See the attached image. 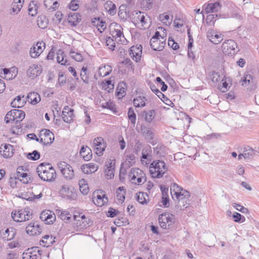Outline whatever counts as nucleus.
<instances>
[{
	"label": "nucleus",
	"instance_id": "obj_41",
	"mask_svg": "<svg viewBox=\"0 0 259 259\" xmlns=\"http://www.w3.org/2000/svg\"><path fill=\"white\" fill-rule=\"evenodd\" d=\"M79 190L83 195H87L89 192V188L87 181L84 179H81L79 181Z\"/></svg>",
	"mask_w": 259,
	"mask_h": 259
},
{
	"label": "nucleus",
	"instance_id": "obj_63",
	"mask_svg": "<svg viewBox=\"0 0 259 259\" xmlns=\"http://www.w3.org/2000/svg\"><path fill=\"white\" fill-rule=\"evenodd\" d=\"M102 84L104 89L105 90H108V92H109L110 90L113 89L114 87V85L112 83L111 80H106L105 82L103 81Z\"/></svg>",
	"mask_w": 259,
	"mask_h": 259
},
{
	"label": "nucleus",
	"instance_id": "obj_11",
	"mask_svg": "<svg viewBox=\"0 0 259 259\" xmlns=\"http://www.w3.org/2000/svg\"><path fill=\"white\" fill-rule=\"evenodd\" d=\"M58 167L65 178L71 180L74 176V171L72 166L65 161H60L58 164Z\"/></svg>",
	"mask_w": 259,
	"mask_h": 259
},
{
	"label": "nucleus",
	"instance_id": "obj_10",
	"mask_svg": "<svg viewBox=\"0 0 259 259\" xmlns=\"http://www.w3.org/2000/svg\"><path fill=\"white\" fill-rule=\"evenodd\" d=\"M158 221L162 228L164 229H169L175 223V217L173 214L165 212L159 216Z\"/></svg>",
	"mask_w": 259,
	"mask_h": 259
},
{
	"label": "nucleus",
	"instance_id": "obj_57",
	"mask_svg": "<svg viewBox=\"0 0 259 259\" xmlns=\"http://www.w3.org/2000/svg\"><path fill=\"white\" fill-rule=\"evenodd\" d=\"M70 56L72 58L77 62H81L83 61V57L80 53L75 52L74 51H70Z\"/></svg>",
	"mask_w": 259,
	"mask_h": 259
},
{
	"label": "nucleus",
	"instance_id": "obj_48",
	"mask_svg": "<svg viewBox=\"0 0 259 259\" xmlns=\"http://www.w3.org/2000/svg\"><path fill=\"white\" fill-rule=\"evenodd\" d=\"M80 76L83 82L85 83H88L89 81V73H88L87 68L86 67H83L81 70Z\"/></svg>",
	"mask_w": 259,
	"mask_h": 259
},
{
	"label": "nucleus",
	"instance_id": "obj_51",
	"mask_svg": "<svg viewBox=\"0 0 259 259\" xmlns=\"http://www.w3.org/2000/svg\"><path fill=\"white\" fill-rule=\"evenodd\" d=\"M243 153L245 159L251 158L255 153L254 150L250 147L245 148Z\"/></svg>",
	"mask_w": 259,
	"mask_h": 259
},
{
	"label": "nucleus",
	"instance_id": "obj_60",
	"mask_svg": "<svg viewBox=\"0 0 259 259\" xmlns=\"http://www.w3.org/2000/svg\"><path fill=\"white\" fill-rule=\"evenodd\" d=\"M49 210L45 209L41 211L40 214V219L45 222L46 224H49L48 220L49 219Z\"/></svg>",
	"mask_w": 259,
	"mask_h": 259
},
{
	"label": "nucleus",
	"instance_id": "obj_40",
	"mask_svg": "<svg viewBox=\"0 0 259 259\" xmlns=\"http://www.w3.org/2000/svg\"><path fill=\"white\" fill-rule=\"evenodd\" d=\"M42 194L41 193H40L38 195L33 194L32 196H29L26 193L18 192V196L27 200H32L35 199H39L42 197Z\"/></svg>",
	"mask_w": 259,
	"mask_h": 259
},
{
	"label": "nucleus",
	"instance_id": "obj_35",
	"mask_svg": "<svg viewBox=\"0 0 259 259\" xmlns=\"http://www.w3.org/2000/svg\"><path fill=\"white\" fill-rule=\"evenodd\" d=\"M80 154L85 160H89L92 158L91 150L88 146L82 147L80 151Z\"/></svg>",
	"mask_w": 259,
	"mask_h": 259
},
{
	"label": "nucleus",
	"instance_id": "obj_19",
	"mask_svg": "<svg viewBox=\"0 0 259 259\" xmlns=\"http://www.w3.org/2000/svg\"><path fill=\"white\" fill-rule=\"evenodd\" d=\"M18 70L16 68H4L0 71V76L7 80L12 79L17 76Z\"/></svg>",
	"mask_w": 259,
	"mask_h": 259
},
{
	"label": "nucleus",
	"instance_id": "obj_43",
	"mask_svg": "<svg viewBox=\"0 0 259 259\" xmlns=\"http://www.w3.org/2000/svg\"><path fill=\"white\" fill-rule=\"evenodd\" d=\"M38 7L36 5V2L32 1L30 2L28 6V13L31 16H35L37 13Z\"/></svg>",
	"mask_w": 259,
	"mask_h": 259
},
{
	"label": "nucleus",
	"instance_id": "obj_44",
	"mask_svg": "<svg viewBox=\"0 0 259 259\" xmlns=\"http://www.w3.org/2000/svg\"><path fill=\"white\" fill-rule=\"evenodd\" d=\"M66 57L64 53L62 50H60L57 53V61L58 63L61 64L62 65H66L67 61L65 58Z\"/></svg>",
	"mask_w": 259,
	"mask_h": 259
},
{
	"label": "nucleus",
	"instance_id": "obj_12",
	"mask_svg": "<svg viewBox=\"0 0 259 259\" xmlns=\"http://www.w3.org/2000/svg\"><path fill=\"white\" fill-rule=\"evenodd\" d=\"M60 194L64 198L69 200H74L77 195L74 188L67 185H63L59 190Z\"/></svg>",
	"mask_w": 259,
	"mask_h": 259
},
{
	"label": "nucleus",
	"instance_id": "obj_49",
	"mask_svg": "<svg viewBox=\"0 0 259 259\" xmlns=\"http://www.w3.org/2000/svg\"><path fill=\"white\" fill-rule=\"evenodd\" d=\"M148 198V195L146 193L139 192V194H137V200L139 203L141 204H144L146 203Z\"/></svg>",
	"mask_w": 259,
	"mask_h": 259
},
{
	"label": "nucleus",
	"instance_id": "obj_27",
	"mask_svg": "<svg viewBox=\"0 0 259 259\" xmlns=\"http://www.w3.org/2000/svg\"><path fill=\"white\" fill-rule=\"evenodd\" d=\"M156 116V111L154 110L144 111L141 113V116L147 123L152 122Z\"/></svg>",
	"mask_w": 259,
	"mask_h": 259
},
{
	"label": "nucleus",
	"instance_id": "obj_50",
	"mask_svg": "<svg viewBox=\"0 0 259 259\" xmlns=\"http://www.w3.org/2000/svg\"><path fill=\"white\" fill-rule=\"evenodd\" d=\"M218 18V15L217 14H209L206 17V23L208 25H213Z\"/></svg>",
	"mask_w": 259,
	"mask_h": 259
},
{
	"label": "nucleus",
	"instance_id": "obj_23",
	"mask_svg": "<svg viewBox=\"0 0 259 259\" xmlns=\"http://www.w3.org/2000/svg\"><path fill=\"white\" fill-rule=\"evenodd\" d=\"M41 72V70L38 65L35 64H32L29 66L28 69L26 71L27 76L32 79L35 78Z\"/></svg>",
	"mask_w": 259,
	"mask_h": 259
},
{
	"label": "nucleus",
	"instance_id": "obj_64",
	"mask_svg": "<svg viewBox=\"0 0 259 259\" xmlns=\"http://www.w3.org/2000/svg\"><path fill=\"white\" fill-rule=\"evenodd\" d=\"M114 169L112 168H106L105 170V174L107 179H111L113 178L114 176Z\"/></svg>",
	"mask_w": 259,
	"mask_h": 259
},
{
	"label": "nucleus",
	"instance_id": "obj_17",
	"mask_svg": "<svg viewBox=\"0 0 259 259\" xmlns=\"http://www.w3.org/2000/svg\"><path fill=\"white\" fill-rule=\"evenodd\" d=\"M142 54V46H133L129 50V55L130 57L136 62H139L141 58Z\"/></svg>",
	"mask_w": 259,
	"mask_h": 259
},
{
	"label": "nucleus",
	"instance_id": "obj_58",
	"mask_svg": "<svg viewBox=\"0 0 259 259\" xmlns=\"http://www.w3.org/2000/svg\"><path fill=\"white\" fill-rule=\"evenodd\" d=\"M60 218L64 221H69L72 217V214L68 211H63L59 214Z\"/></svg>",
	"mask_w": 259,
	"mask_h": 259
},
{
	"label": "nucleus",
	"instance_id": "obj_8",
	"mask_svg": "<svg viewBox=\"0 0 259 259\" xmlns=\"http://www.w3.org/2000/svg\"><path fill=\"white\" fill-rule=\"evenodd\" d=\"M25 113L18 109H13L7 113L5 120L7 123L13 121L16 123L22 121L25 117Z\"/></svg>",
	"mask_w": 259,
	"mask_h": 259
},
{
	"label": "nucleus",
	"instance_id": "obj_42",
	"mask_svg": "<svg viewBox=\"0 0 259 259\" xmlns=\"http://www.w3.org/2000/svg\"><path fill=\"white\" fill-rule=\"evenodd\" d=\"M49 24L48 19L44 16H39L37 19V25L41 29L46 28Z\"/></svg>",
	"mask_w": 259,
	"mask_h": 259
},
{
	"label": "nucleus",
	"instance_id": "obj_54",
	"mask_svg": "<svg viewBox=\"0 0 259 259\" xmlns=\"http://www.w3.org/2000/svg\"><path fill=\"white\" fill-rule=\"evenodd\" d=\"M135 162V156L133 154H129L126 156L125 164L128 167L132 166Z\"/></svg>",
	"mask_w": 259,
	"mask_h": 259
},
{
	"label": "nucleus",
	"instance_id": "obj_38",
	"mask_svg": "<svg viewBox=\"0 0 259 259\" xmlns=\"http://www.w3.org/2000/svg\"><path fill=\"white\" fill-rule=\"evenodd\" d=\"M112 71V68L108 65L101 66L99 68V74L101 76H106L108 75Z\"/></svg>",
	"mask_w": 259,
	"mask_h": 259
},
{
	"label": "nucleus",
	"instance_id": "obj_59",
	"mask_svg": "<svg viewBox=\"0 0 259 259\" xmlns=\"http://www.w3.org/2000/svg\"><path fill=\"white\" fill-rule=\"evenodd\" d=\"M26 169H24L23 166H19L17 168V175L18 178L26 177L28 173L25 171Z\"/></svg>",
	"mask_w": 259,
	"mask_h": 259
},
{
	"label": "nucleus",
	"instance_id": "obj_21",
	"mask_svg": "<svg viewBox=\"0 0 259 259\" xmlns=\"http://www.w3.org/2000/svg\"><path fill=\"white\" fill-rule=\"evenodd\" d=\"M41 229L37 223H30L26 228V232L30 236L39 234Z\"/></svg>",
	"mask_w": 259,
	"mask_h": 259
},
{
	"label": "nucleus",
	"instance_id": "obj_47",
	"mask_svg": "<svg viewBox=\"0 0 259 259\" xmlns=\"http://www.w3.org/2000/svg\"><path fill=\"white\" fill-rule=\"evenodd\" d=\"M145 97L140 96L134 99L133 104L136 107H142L145 106Z\"/></svg>",
	"mask_w": 259,
	"mask_h": 259
},
{
	"label": "nucleus",
	"instance_id": "obj_29",
	"mask_svg": "<svg viewBox=\"0 0 259 259\" xmlns=\"http://www.w3.org/2000/svg\"><path fill=\"white\" fill-rule=\"evenodd\" d=\"M221 9V5L219 2L209 3L207 4L205 11L206 13H214L219 11Z\"/></svg>",
	"mask_w": 259,
	"mask_h": 259
},
{
	"label": "nucleus",
	"instance_id": "obj_9",
	"mask_svg": "<svg viewBox=\"0 0 259 259\" xmlns=\"http://www.w3.org/2000/svg\"><path fill=\"white\" fill-rule=\"evenodd\" d=\"M190 194L188 191H183V194L178 196L176 198L177 201L175 206L177 211L185 210L190 205L189 198Z\"/></svg>",
	"mask_w": 259,
	"mask_h": 259
},
{
	"label": "nucleus",
	"instance_id": "obj_53",
	"mask_svg": "<svg viewBox=\"0 0 259 259\" xmlns=\"http://www.w3.org/2000/svg\"><path fill=\"white\" fill-rule=\"evenodd\" d=\"M80 0H71L68 4V7L70 10L75 11L78 10L79 7Z\"/></svg>",
	"mask_w": 259,
	"mask_h": 259
},
{
	"label": "nucleus",
	"instance_id": "obj_26",
	"mask_svg": "<svg viewBox=\"0 0 259 259\" xmlns=\"http://www.w3.org/2000/svg\"><path fill=\"white\" fill-rule=\"evenodd\" d=\"M170 190L172 198L175 200H176L175 197L177 198L178 197V196H180L181 194H183V191H186L175 183H172L170 186Z\"/></svg>",
	"mask_w": 259,
	"mask_h": 259
},
{
	"label": "nucleus",
	"instance_id": "obj_15",
	"mask_svg": "<svg viewBox=\"0 0 259 259\" xmlns=\"http://www.w3.org/2000/svg\"><path fill=\"white\" fill-rule=\"evenodd\" d=\"M95 152L98 156H101L106 147V144L102 137H97L93 141Z\"/></svg>",
	"mask_w": 259,
	"mask_h": 259
},
{
	"label": "nucleus",
	"instance_id": "obj_5",
	"mask_svg": "<svg viewBox=\"0 0 259 259\" xmlns=\"http://www.w3.org/2000/svg\"><path fill=\"white\" fill-rule=\"evenodd\" d=\"M73 218L74 220L73 228L76 231H82L88 228L92 224L90 219L85 217L84 215L81 216L74 215Z\"/></svg>",
	"mask_w": 259,
	"mask_h": 259
},
{
	"label": "nucleus",
	"instance_id": "obj_3",
	"mask_svg": "<svg viewBox=\"0 0 259 259\" xmlns=\"http://www.w3.org/2000/svg\"><path fill=\"white\" fill-rule=\"evenodd\" d=\"M128 176L130 182L136 185H142L146 181L145 174L138 168H131Z\"/></svg>",
	"mask_w": 259,
	"mask_h": 259
},
{
	"label": "nucleus",
	"instance_id": "obj_62",
	"mask_svg": "<svg viewBox=\"0 0 259 259\" xmlns=\"http://www.w3.org/2000/svg\"><path fill=\"white\" fill-rule=\"evenodd\" d=\"M27 158L33 160H36L40 157L39 153L36 150L33 151L32 153L27 154Z\"/></svg>",
	"mask_w": 259,
	"mask_h": 259
},
{
	"label": "nucleus",
	"instance_id": "obj_4",
	"mask_svg": "<svg viewBox=\"0 0 259 259\" xmlns=\"http://www.w3.org/2000/svg\"><path fill=\"white\" fill-rule=\"evenodd\" d=\"M110 33L113 38L118 44L126 45L127 41L123 33V28L117 23H113L110 26Z\"/></svg>",
	"mask_w": 259,
	"mask_h": 259
},
{
	"label": "nucleus",
	"instance_id": "obj_36",
	"mask_svg": "<svg viewBox=\"0 0 259 259\" xmlns=\"http://www.w3.org/2000/svg\"><path fill=\"white\" fill-rule=\"evenodd\" d=\"M28 101L35 105L40 101V96L36 92L29 93L27 95Z\"/></svg>",
	"mask_w": 259,
	"mask_h": 259
},
{
	"label": "nucleus",
	"instance_id": "obj_31",
	"mask_svg": "<svg viewBox=\"0 0 259 259\" xmlns=\"http://www.w3.org/2000/svg\"><path fill=\"white\" fill-rule=\"evenodd\" d=\"M25 99L26 98L24 96L22 97L20 96H18L13 100L11 105L12 107L14 108H21L24 105L26 102Z\"/></svg>",
	"mask_w": 259,
	"mask_h": 259
},
{
	"label": "nucleus",
	"instance_id": "obj_20",
	"mask_svg": "<svg viewBox=\"0 0 259 259\" xmlns=\"http://www.w3.org/2000/svg\"><path fill=\"white\" fill-rule=\"evenodd\" d=\"M207 37L213 44L217 45L220 44L223 40V35L212 29H209L207 32Z\"/></svg>",
	"mask_w": 259,
	"mask_h": 259
},
{
	"label": "nucleus",
	"instance_id": "obj_33",
	"mask_svg": "<svg viewBox=\"0 0 259 259\" xmlns=\"http://www.w3.org/2000/svg\"><path fill=\"white\" fill-rule=\"evenodd\" d=\"M52 110L53 113L54 121L55 120L56 123H57L58 121H60L61 108L58 106L57 102H53Z\"/></svg>",
	"mask_w": 259,
	"mask_h": 259
},
{
	"label": "nucleus",
	"instance_id": "obj_2",
	"mask_svg": "<svg viewBox=\"0 0 259 259\" xmlns=\"http://www.w3.org/2000/svg\"><path fill=\"white\" fill-rule=\"evenodd\" d=\"M167 170L165 163L161 160L153 161L149 166L150 175L153 178H161Z\"/></svg>",
	"mask_w": 259,
	"mask_h": 259
},
{
	"label": "nucleus",
	"instance_id": "obj_39",
	"mask_svg": "<svg viewBox=\"0 0 259 259\" xmlns=\"http://www.w3.org/2000/svg\"><path fill=\"white\" fill-rule=\"evenodd\" d=\"M23 7V2L21 0H14L12 4V12L17 14L19 12Z\"/></svg>",
	"mask_w": 259,
	"mask_h": 259
},
{
	"label": "nucleus",
	"instance_id": "obj_1",
	"mask_svg": "<svg viewBox=\"0 0 259 259\" xmlns=\"http://www.w3.org/2000/svg\"><path fill=\"white\" fill-rule=\"evenodd\" d=\"M130 17L132 22L138 28L145 29L150 25V18L144 12L134 11Z\"/></svg>",
	"mask_w": 259,
	"mask_h": 259
},
{
	"label": "nucleus",
	"instance_id": "obj_7",
	"mask_svg": "<svg viewBox=\"0 0 259 259\" xmlns=\"http://www.w3.org/2000/svg\"><path fill=\"white\" fill-rule=\"evenodd\" d=\"M11 215L14 221L21 222L31 219L32 217V212L27 208L24 209L13 211Z\"/></svg>",
	"mask_w": 259,
	"mask_h": 259
},
{
	"label": "nucleus",
	"instance_id": "obj_13",
	"mask_svg": "<svg viewBox=\"0 0 259 259\" xmlns=\"http://www.w3.org/2000/svg\"><path fill=\"white\" fill-rule=\"evenodd\" d=\"M93 201L95 205L101 207L108 202V199L101 191L98 190L93 193Z\"/></svg>",
	"mask_w": 259,
	"mask_h": 259
},
{
	"label": "nucleus",
	"instance_id": "obj_16",
	"mask_svg": "<svg viewBox=\"0 0 259 259\" xmlns=\"http://www.w3.org/2000/svg\"><path fill=\"white\" fill-rule=\"evenodd\" d=\"M49 163H41L37 167L39 177L44 181H49Z\"/></svg>",
	"mask_w": 259,
	"mask_h": 259
},
{
	"label": "nucleus",
	"instance_id": "obj_18",
	"mask_svg": "<svg viewBox=\"0 0 259 259\" xmlns=\"http://www.w3.org/2000/svg\"><path fill=\"white\" fill-rule=\"evenodd\" d=\"M150 44L153 50L161 51L165 45V39L164 37H161V39L151 38Z\"/></svg>",
	"mask_w": 259,
	"mask_h": 259
},
{
	"label": "nucleus",
	"instance_id": "obj_22",
	"mask_svg": "<svg viewBox=\"0 0 259 259\" xmlns=\"http://www.w3.org/2000/svg\"><path fill=\"white\" fill-rule=\"evenodd\" d=\"M14 149L10 144H5L0 147V153L5 158L11 157L14 154Z\"/></svg>",
	"mask_w": 259,
	"mask_h": 259
},
{
	"label": "nucleus",
	"instance_id": "obj_6",
	"mask_svg": "<svg viewBox=\"0 0 259 259\" xmlns=\"http://www.w3.org/2000/svg\"><path fill=\"white\" fill-rule=\"evenodd\" d=\"M222 50L225 55L234 56L239 51L237 43L233 39H227L223 42Z\"/></svg>",
	"mask_w": 259,
	"mask_h": 259
},
{
	"label": "nucleus",
	"instance_id": "obj_45",
	"mask_svg": "<svg viewBox=\"0 0 259 259\" xmlns=\"http://www.w3.org/2000/svg\"><path fill=\"white\" fill-rule=\"evenodd\" d=\"M125 193V191L123 187H120L118 188L116 191V197L119 202L122 203L124 201Z\"/></svg>",
	"mask_w": 259,
	"mask_h": 259
},
{
	"label": "nucleus",
	"instance_id": "obj_52",
	"mask_svg": "<svg viewBox=\"0 0 259 259\" xmlns=\"http://www.w3.org/2000/svg\"><path fill=\"white\" fill-rule=\"evenodd\" d=\"M159 19L163 24L166 25H169L172 21V19L170 16L165 13L160 14L159 15Z\"/></svg>",
	"mask_w": 259,
	"mask_h": 259
},
{
	"label": "nucleus",
	"instance_id": "obj_34",
	"mask_svg": "<svg viewBox=\"0 0 259 259\" xmlns=\"http://www.w3.org/2000/svg\"><path fill=\"white\" fill-rule=\"evenodd\" d=\"M140 129L142 135L146 139L149 140L153 139L154 134L148 127L145 125H142Z\"/></svg>",
	"mask_w": 259,
	"mask_h": 259
},
{
	"label": "nucleus",
	"instance_id": "obj_28",
	"mask_svg": "<svg viewBox=\"0 0 259 259\" xmlns=\"http://www.w3.org/2000/svg\"><path fill=\"white\" fill-rule=\"evenodd\" d=\"M81 169L84 174L94 173L98 169V165L94 163H89L86 164H83Z\"/></svg>",
	"mask_w": 259,
	"mask_h": 259
},
{
	"label": "nucleus",
	"instance_id": "obj_32",
	"mask_svg": "<svg viewBox=\"0 0 259 259\" xmlns=\"http://www.w3.org/2000/svg\"><path fill=\"white\" fill-rule=\"evenodd\" d=\"M80 16L76 13H70L68 15L67 21L71 26H75L80 20Z\"/></svg>",
	"mask_w": 259,
	"mask_h": 259
},
{
	"label": "nucleus",
	"instance_id": "obj_25",
	"mask_svg": "<svg viewBox=\"0 0 259 259\" xmlns=\"http://www.w3.org/2000/svg\"><path fill=\"white\" fill-rule=\"evenodd\" d=\"M62 116L64 122H70L73 118V110L68 106L65 107L62 112Z\"/></svg>",
	"mask_w": 259,
	"mask_h": 259
},
{
	"label": "nucleus",
	"instance_id": "obj_46",
	"mask_svg": "<svg viewBox=\"0 0 259 259\" xmlns=\"http://www.w3.org/2000/svg\"><path fill=\"white\" fill-rule=\"evenodd\" d=\"M126 6L121 5L119 7L118 11V16L119 18L123 20H126L128 16L127 12L126 11Z\"/></svg>",
	"mask_w": 259,
	"mask_h": 259
},
{
	"label": "nucleus",
	"instance_id": "obj_55",
	"mask_svg": "<svg viewBox=\"0 0 259 259\" xmlns=\"http://www.w3.org/2000/svg\"><path fill=\"white\" fill-rule=\"evenodd\" d=\"M30 249H32V251H30V258L31 259H37L38 255H41V252L39 249H38V247H32Z\"/></svg>",
	"mask_w": 259,
	"mask_h": 259
},
{
	"label": "nucleus",
	"instance_id": "obj_56",
	"mask_svg": "<svg viewBox=\"0 0 259 259\" xmlns=\"http://www.w3.org/2000/svg\"><path fill=\"white\" fill-rule=\"evenodd\" d=\"M128 119L130 120L132 124H133V125H135L136 123V115L134 110L132 108H130L128 109Z\"/></svg>",
	"mask_w": 259,
	"mask_h": 259
},
{
	"label": "nucleus",
	"instance_id": "obj_37",
	"mask_svg": "<svg viewBox=\"0 0 259 259\" xmlns=\"http://www.w3.org/2000/svg\"><path fill=\"white\" fill-rule=\"evenodd\" d=\"M105 8L111 15H114L116 14V7L112 1H107L105 4Z\"/></svg>",
	"mask_w": 259,
	"mask_h": 259
},
{
	"label": "nucleus",
	"instance_id": "obj_24",
	"mask_svg": "<svg viewBox=\"0 0 259 259\" xmlns=\"http://www.w3.org/2000/svg\"><path fill=\"white\" fill-rule=\"evenodd\" d=\"M151 148L150 146H146L143 149L142 152L141 161L143 164H145L151 161L152 157L151 155Z\"/></svg>",
	"mask_w": 259,
	"mask_h": 259
},
{
	"label": "nucleus",
	"instance_id": "obj_14",
	"mask_svg": "<svg viewBox=\"0 0 259 259\" xmlns=\"http://www.w3.org/2000/svg\"><path fill=\"white\" fill-rule=\"evenodd\" d=\"M46 48V44L43 41H38L34 44L30 48L29 54L32 58L38 57L44 51Z\"/></svg>",
	"mask_w": 259,
	"mask_h": 259
},
{
	"label": "nucleus",
	"instance_id": "obj_61",
	"mask_svg": "<svg viewBox=\"0 0 259 259\" xmlns=\"http://www.w3.org/2000/svg\"><path fill=\"white\" fill-rule=\"evenodd\" d=\"M106 44L107 46L108 47L109 49L113 51L115 47V43L113 38L111 37H108L106 39Z\"/></svg>",
	"mask_w": 259,
	"mask_h": 259
},
{
	"label": "nucleus",
	"instance_id": "obj_30",
	"mask_svg": "<svg viewBox=\"0 0 259 259\" xmlns=\"http://www.w3.org/2000/svg\"><path fill=\"white\" fill-rule=\"evenodd\" d=\"M38 142L45 145L49 144V130L43 129L41 130L38 134Z\"/></svg>",
	"mask_w": 259,
	"mask_h": 259
}]
</instances>
